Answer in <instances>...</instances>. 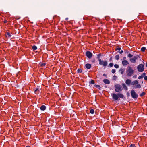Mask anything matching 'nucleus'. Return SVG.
Wrapping results in <instances>:
<instances>
[{
	"mask_svg": "<svg viewBox=\"0 0 147 147\" xmlns=\"http://www.w3.org/2000/svg\"><path fill=\"white\" fill-rule=\"evenodd\" d=\"M134 71L132 68L128 66L126 72V76L128 77H131L134 74Z\"/></svg>",
	"mask_w": 147,
	"mask_h": 147,
	"instance_id": "obj_1",
	"label": "nucleus"
},
{
	"mask_svg": "<svg viewBox=\"0 0 147 147\" xmlns=\"http://www.w3.org/2000/svg\"><path fill=\"white\" fill-rule=\"evenodd\" d=\"M111 96L113 99L115 100H119L118 99L119 98H123L124 97L123 95L121 93H118L117 94L115 93H113L111 94Z\"/></svg>",
	"mask_w": 147,
	"mask_h": 147,
	"instance_id": "obj_2",
	"label": "nucleus"
},
{
	"mask_svg": "<svg viewBox=\"0 0 147 147\" xmlns=\"http://www.w3.org/2000/svg\"><path fill=\"white\" fill-rule=\"evenodd\" d=\"M143 63L139 64L137 67V69L138 72H142L144 71V63L142 61Z\"/></svg>",
	"mask_w": 147,
	"mask_h": 147,
	"instance_id": "obj_3",
	"label": "nucleus"
},
{
	"mask_svg": "<svg viewBox=\"0 0 147 147\" xmlns=\"http://www.w3.org/2000/svg\"><path fill=\"white\" fill-rule=\"evenodd\" d=\"M139 59L141 60L140 57L138 55L134 56L133 58H131L129 59V60L132 63H135L136 62V61Z\"/></svg>",
	"mask_w": 147,
	"mask_h": 147,
	"instance_id": "obj_4",
	"label": "nucleus"
},
{
	"mask_svg": "<svg viewBox=\"0 0 147 147\" xmlns=\"http://www.w3.org/2000/svg\"><path fill=\"white\" fill-rule=\"evenodd\" d=\"M115 90L116 92H120L122 91L123 88L119 84H117L114 86Z\"/></svg>",
	"mask_w": 147,
	"mask_h": 147,
	"instance_id": "obj_5",
	"label": "nucleus"
},
{
	"mask_svg": "<svg viewBox=\"0 0 147 147\" xmlns=\"http://www.w3.org/2000/svg\"><path fill=\"white\" fill-rule=\"evenodd\" d=\"M138 80H135L132 82L131 84L135 88H141V86L140 84H138Z\"/></svg>",
	"mask_w": 147,
	"mask_h": 147,
	"instance_id": "obj_6",
	"label": "nucleus"
},
{
	"mask_svg": "<svg viewBox=\"0 0 147 147\" xmlns=\"http://www.w3.org/2000/svg\"><path fill=\"white\" fill-rule=\"evenodd\" d=\"M131 94L132 97L134 99H137L138 97V96L137 94H136L135 90H133L131 92Z\"/></svg>",
	"mask_w": 147,
	"mask_h": 147,
	"instance_id": "obj_7",
	"label": "nucleus"
},
{
	"mask_svg": "<svg viewBox=\"0 0 147 147\" xmlns=\"http://www.w3.org/2000/svg\"><path fill=\"white\" fill-rule=\"evenodd\" d=\"M99 64L100 65H102L103 66L105 67L107 65V61H103L101 60L99 61Z\"/></svg>",
	"mask_w": 147,
	"mask_h": 147,
	"instance_id": "obj_8",
	"label": "nucleus"
},
{
	"mask_svg": "<svg viewBox=\"0 0 147 147\" xmlns=\"http://www.w3.org/2000/svg\"><path fill=\"white\" fill-rule=\"evenodd\" d=\"M86 55L88 59H91L93 56V54L90 51H87L86 53Z\"/></svg>",
	"mask_w": 147,
	"mask_h": 147,
	"instance_id": "obj_9",
	"label": "nucleus"
},
{
	"mask_svg": "<svg viewBox=\"0 0 147 147\" xmlns=\"http://www.w3.org/2000/svg\"><path fill=\"white\" fill-rule=\"evenodd\" d=\"M40 92V87L38 86H37L36 88H34V93L36 94H39Z\"/></svg>",
	"mask_w": 147,
	"mask_h": 147,
	"instance_id": "obj_10",
	"label": "nucleus"
},
{
	"mask_svg": "<svg viewBox=\"0 0 147 147\" xmlns=\"http://www.w3.org/2000/svg\"><path fill=\"white\" fill-rule=\"evenodd\" d=\"M122 63L123 65L126 66L129 64L128 61L126 60H123L122 61Z\"/></svg>",
	"mask_w": 147,
	"mask_h": 147,
	"instance_id": "obj_11",
	"label": "nucleus"
},
{
	"mask_svg": "<svg viewBox=\"0 0 147 147\" xmlns=\"http://www.w3.org/2000/svg\"><path fill=\"white\" fill-rule=\"evenodd\" d=\"M103 55H102L101 53H100L99 54L97 55V58L98 59V61H100L101 60V59H100V57L101 56H102Z\"/></svg>",
	"mask_w": 147,
	"mask_h": 147,
	"instance_id": "obj_12",
	"label": "nucleus"
},
{
	"mask_svg": "<svg viewBox=\"0 0 147 147\" xmlns=\"http://www.w3.org/2000/svg\"><path fill=\"white\" fill-rule=\"evenodd\" d=\"M85 67L87 69H89L92 67L91 64L89 63L86 64L85 65Z\"/></svg>",
	"mask_w": 147,
	"mask_h": 147,
	"instance_id": "obj_13",
	"label": "nucleus"
},
{
	"mask_svg": "<svg viewBox=\"0 0 147 147\" xmlns=\"http://www.w3.org/2000/svg\"><path fill=\"white\" fill-rule=\"evenodd\" d=\"M104 82L106 84H109L110 83L109 80L107 79H105L103 80Z\"/></svg>",
	"mask_w": 147,
	"mask_h": 147,
	"instance_id": "obj_14",
	"label": "nucleus"
},
{
	"mask_svg": "<svg viewBox=\"0 0 147 147\" xmlns=\"http://www.w3.org/2000/svg\"><path fill=\"white\" fill-rule=\"evenodd\" d=\"M146 73H145L144 72L140 76H139L138 77V79H140L143 78V77L145 76L146 75Z\"/></svg>",
	"mask_w": 147,
	"mask_h": 147,
	"instance_id": "obj_15",
	"label": "nucleus"
},
{
	"mask_svg": "<svg viewBox=\"0 0 147 147\" xmlns=\"http://www.w3.org/2000/svg\"><path fill=\"white\" fill-rule=\"evenodd\" d=\"M46 107L44 105H42L40 107V109L42 111H44L46 109Z\"/></svg>",
	"mask_w": 147,
	"mask_h": 147,
	"instance_id": "obj_16",
	"label": "nucleus"
},
{
	"mask_svg": "<svg viewBox=\"0 0 147 147\" xmlns=\"http://www.w3.org/2000/svg\"><path fill=\"white\" fill-rule=\"evenodd\" d=\"M126 84L128 85H129L131 83V80L130 79H127L125 81Z\"/></svg>",
	"mask_w": 147,
	"mask_h": 147,
	"instance_id": "obj_17",
	"label": "nucleus"
},
{
	"mask_svg": "<svg viewBox=\"0 0 147 147\" xmlns=\"http://www.w3.org/2000/svg\"><path fill=\"white\" fill-rule=\"evenodd\" d=\"M125 69L121 68L119 70V71L120 72V73L121 74H124Z\"/></svg>",
	"mask_w": 147,
	"mask_h": 147,
	"instance_id": "obj_18",
	"label": "nucleus"
},
{
	"mask_svg": "<svg viewBox=\"0 0 147 147\" xmlns=\"http://www.w3.org/2000/svg\"><path fill=\"white\" fill-rule=\"evenodd\" d=\"M5 35L7 37H8V38H10L11 37V35L10 34V33L9 32H6Z\"/></svg>",
	"mask_w": 147,
	"mask_h": 147,
	"instance_id": "obj_19",
	"label": "nucleus"
},
{
	"mask_svg": "<svg viewBox=\"0 0 147 147\" xmlns=\"http://www.w3.org/2000/svg\"><path fill=\"white\" fill-rule=\"evenodd\" d=\"M94 86L95 87L97 88L99 90H101V88L100 86V85H99L95 84Z\"/></svg>",
	"mask_w": 147,
	"mask_h": 147,
	"instance_id": "obj_20",
	"label": "nucleus"
},
{
	"mask_svg": "<svg viewBox=\"0 0 147 147\" xmlns=\"http://www.w3.org/2000/svg\"><path fill=\"white\" fill-rule=\"evenodd\" d=\"M122 86L124 89L126 90H127V86L124 83H123L122 84Z\"/></svg>",
	"mask_w": 147,
	"mask_h": 147,
	"instance_id": "obj_21",
	"label": "nucleus"
},
{
	"mask_svg": "<svg viewBox=\"0 0 147 147\" xmlns=\"http://www.w3.org/2000/svg\"><path fill=\"white\" fill-rule=\"evenodd\" d=\"M115 59L116 60H118L119 59V55H116L115 57Z\"/></svg>",
	"mask_w": 147,
	"mask_h": 147,
	"instance_id": "obj_22",
	"label": "nucleus"
},
{
	"mask_svg": "<svg viewBox=\"0 0 147 147\" xmlns=\"http://www.w3.org/2000/svg\"><path fill=\"white\" fill-rule=\"evenodd\" d=\"M82 71V70L80 68H78L77 71V72L78 73H81Z\"/></svg>",
	"mask_w": 147,
	"mask_h": 147,
	"instance_id": "obj_23",
	"label": "nucleus"
},
{
	"mask_svg": "<svg viewBox=\"0 0 147 147\" xmlns=\"http://www.w3.org/2000/svg\"><path fill=\"white\" fill-rule=\"evenodd\" d=\"M146 49V48L145 47H142L141 48V51L142 52H144L145 51V50Z\"/></svg>",
	"mask_w": 147,
	"mask_h": 147,
	"instance_id": "obj_24",
	"label": "nucleus"
},
{
	"mask_svg": "<svg viewBox=\"0 0 147 147\" xmlns=\"http://www.w3.org/2000/svg\"><path fill=\"white\" fill-rule=\"evenodd\" d=\"M37 48V47L35 45H33L32 46V49L34 50H36Z\"/></svg>",
	"mask_w": 147,
	"mask_h": 147,
	"instance_id": "obj_25",
	"label": "nucleus"
},
{
	"mask_svg": "<svg viewBox=\"0 0 147 147\" xmlns=\"http://www.w3.org/2000/svg\"><path fill=\"white\" fill-rule=\"evenodd\" d=\"M95 83L94 81V80H91L89 82V83L90 84H94Z\"/></svg>",
	"mask_w": 147,
	"mask_h": 147,
	"instance_id": "obj_26",
	"label": "nucleus"
},
{
	"mask_svg": "<svg viewBox=\"0 0 147 147\" xmlns=\"http://www.w3.org/2000/svg\"><path fill=\"white\" fill-rule=\"evenodd\" d=\"M146 94V93L144 92H143L142 93L140 94V95L141 97L144 96Z\"/></svg>",
	"mask_w": 147,
	"mask_h": 147,
	"instance_id": "obj_27",
	"label": "nucleus"
},
{
	"mask_svg": "<svg viewBox=\"0 0 147 147\" xmlns=\"http://www.w3.org/2000/svg\"><path fill=\"white\" fill-rule=\"evenodd\" d=\"M113 65V63H110L108 67H112Z\"/></svg>",
	"mask_w": 147,
	"mask_h": 147,
	"instance_id": "obj_28",
	"label": "nucleus"
},
{
	"mask_svg": "<svg viewBox=\"0 0 147 147\" xmlns=\"http://www.w3.org/2000/svg\"><path fill=\"white\" fill-rule=\"evenodd\" d=\"M90 112L92 114H93L94 113V111L93 109H91L90 111Z\"/></svg>",
	"mask_w": 147,
	"mask_h": 147,
	"instance_id": "obj_29",
	"label": "nucleus"
},
{
	"mask_svg": "<svg viewBox=\"0 0 147 147\" xmlns=\"http://www.w3.org/2000/svg\"><path fill=\"white\" fill-rule=\"evenodd\" d=\"M121 48L119 46H117V48L115 49V51H116L117 50L120 51L121 50Z\"/></svg>",
	"mask_w": 147,
	"mask_h": 147,
	"instance_id": "obj_30",
	"label": "nucleus"
},
{
	"mask_svg": "<svg viewBox=\"0 0 147 147\" xmlns=\"http://www.w3.org/2000/svg\"><path fill=\"white\" fill-rule=\"evenodd\" d=\"M133 56V55L130 53H129L127 55L128 57L130 58H131V57H132Z\"/></svg>",
	"mask_w": 147,
	"mask_h": 147,
	"instance_id": "obj_31",
	"label": "nucleus"
},
{
	"mask_svg": "<svg viewBox=\"0 0 147 147\" xmlns=\"http://www.w3.org/2000/svg\"><path fill=\"white\" fill-rule=\"evenodd\" d=\"M46 65V63H42L40 64V65L41 67H43V66L45 65Z\"/></svg>",
	"mask_w": 147,
	"mask_h": 147,
	"instance_id": "obj_32",
	"label": "nucleus"
},
{
	"mask_svg": "<svg viewBox=\"0 0 147 147\" xmlns=\"http://www.w3.org/2000/svg\"><path fill=\"white\" fill-rule=\"evenodd\" d=\"M114 67L116 68H118L119 67V66L118 64H115L114 65Z\"/></svg>",
	"mask_w": 147,
	"mask_h": 147,
	"instance_id": "obj_33",
	"label": "nucleus"
},
{
	"mask_svg": "<svg viewBox=\"0 0 147 147\" xmlns=\"http://www.w3.org/2000/svg\"><path fill=\"white\" fill-rule=\"evenodd\" d=\"M129 147H136L135 145L134 144H131Z\"/></svg>",
	"mask_w": 147,
	"mask_h": 147,
	"instance_id": "obj_34",
	"label": "nucleus"
},
{
	"mask_svg": "<svg viewBox=\"0 0 147 147\" xmlns=\"http://www.w3.org/2000/svg\"><path fill=\"white\" fill-rule=\"evenodd\" d=\"M116 72V70L115 69H112L111 70V72L112 73L114 74Z\"/></svg>",
	"mask_w": 147,
	"mask_h": 147,
	"instance_id": "obj_35",
	"label": "nucleus"
},
{
	"mask_svg": "<svg viewBox=\"0 0 147 147\" xmlns=\"http://www.w3.org/2000/svg\"><path fill=\"white\" fill-rule=\"evenodd\" d=\"M95 59H92V60H91V62L92 63H95Z\"/></svg>",
	"mask_w": 147,
	"mask_h": 147,
	"instance_id": "obj_36",
	"label": "nucleus"
},
{
	"mask_svg": "<svg viewBox=\"0 0 147 147\" xmlns=\"http://www.w3.org/2000/svg\"><path fill=\"white\" fill-rule=\"evenodd\" d=\"M7 22V20H6V19H5L4 21H3V22L4 23H6Z\"/></svg>",
	"mask_w": 147,
	"mask_h": 147,
	"instance_id": "obj_37",
	"label": "nucleus"
},
{
	"mask_svg": "<svg viewBox=\"0 0 147 147\" xmlns=\"http://www.w3.org/2000/svg\"><path fill=\"white\" fill-rule=\"evenodd\" d=\"M121 131H122L123 132V133H125V130L124 129H121Z\"/></svg>",
	"mask_w": 147,
	"mask_h": 147,
	"instance_id": "obj_38",
	"label": "nucleus"
},
{
	"mask_svg": "<svg viewBox=\"0 0 147 147\" xmlns=\"http://www.w3.org/2000/svg\"><path fill=\"white\" fill-rule=\"evenodd\" d=\"M144 79L145 80L147 81V76H145L144 77Z\"/></svg>",
	"mask_w": 147,
	"mask_h": 147,
	"instance_id": "obj_39",
	"label": "nucleus"
},
{
	"mask_svg": "<svg viewBox=\"0 0 147 147\" xmlns=\"http://www.w3.org/2000/svg\"><path fill=\"white\" fill-rule=\"evenodd\" d=\"M123 52V51L122 50H121V51L119 52V53L120 54H122Z\"/></svg>",
	"mask_w": 147,
	"mask_h": 147,
	"instance_id": "obj_40",
	"label": "nucleus"
},
{
	"mask_svg": "<svg viewBox=\"0 0 147 147\" xmlns=\"http://www.w3.org/2000/svg\"><path fill=\"white\" fill-rule=\"evenodd\" d=\"M137 77V75H134V76L133 77V78H136Z\"/></svg>",
	"mask_w": 147,
	"mask_h": 147,
	"instance_id": "obj_41",
	"label": "nucleus"
},
{
	"mask_svg": "<svg viewBox=\"0 0 147 147\" xmlns=\"http://www.w3.org/2000/svg\"><path fill=\"white\" fill-rule=\"evenodd\" d=\"M126 59V57H123V60H126L125 59Z\"/></svg>",
	"mask_w": 147,
	"mask_h": 147,
	"instance_id": "obj_42",
	"label": "nucleus"
},
{
	"mask_svg": "<svg viewBox=\"0 0 147 147\" xmlns=\"http://www.w3.org/2000/svg\"><path fill=\"white\" fill-rule=\"evenodd\" d=\"M112 57H110V59H109V60L110 61H111L112 60Z\"/></svg>",
	"mask_w": 147,
	"mask_h": 147,
	"instance_id": "obj_43",
	"label": "nucleus"
},
{
	"mask_svg": "<svg viewBox=\"0 0 147 147\" xmlns=\"http://www.w3.org/2000/svg\"><path fill=\"white\" fill-rule=\"evenodd\" d=\"M128 53V52L127 51H126V52H125V53L127 54Z\"/></svg>",
	"mask_w": 147,
	"mask_h": 147,
	"instance_id": "obj_44",
	"label": "nucleus"
},
{
	"mask_svg": "<svg viewBox=\"0 0 147 147\" xmlns=\"http://www.w3.org/2000/svg\"><path fill=\"white\" fill-rule=\"evenodd\" d=\"M103 76H106V75L105 74H103Z\"/></svg>",
	"mask_w": 147,
	"mask_h": 147,
	"instance_id": "obj_45",
	"label": "nucleus"
},
{
	"mask_svg": "<svg viewBox=\"0 0 147 147\" xmlns=\"http://www.w3.org/2000/svg\"><path fill=\"white\" fill-rule=\"evenodd\" d=\"M146 66L147 67V63L146 64Z\"/></svg>",
	"mask_w": 147,
	"mask_h": 147,
	"instance_id": "obj_46",
	"label": "nucleus"
},
{
	"mask_svg": "<svg viewBox=\"0 0 147 147\" xmlns=\"http://www.w3.org/2000/svg\"><path fill=\"white\" fill-rule=\"evenodd\" d=\"M68 19V18H66V19H65V20H67Z\"/></svg>",
	"mask_w": 147,
	"mask_h": 147,
	"instance_id": "obj_47",
	"label": "nucleus"
},
{
	"mask_svg": "<svg viewBox=\"0 0 147 147\" xmlns=\"http://www.w3.org/2000/svg\"><path fill=\"white\" fill-rule=\"evenodd\" d=\"M26 147H30L29 146H26Z\"/></svg>",
	"mask_w": 147,
	"mask_h": 147,
	"instance_id": "obj_48",
	"label": "nucleus"
},
{
	"mask_svg": "<svg viewBox=\"0 0 147 147\" xmlns=\"http://www.w3.org/2000/svg\"><path fill=\"white\" fill-rule=\"evenodd\" d=\"M86 20H88V18H86Z\"/></svg>",
	"mask_w": 147,
	"mask_h": 147,
	"instance_id": "obj_49",
	"label": "nucleus"
}]
</instances>
